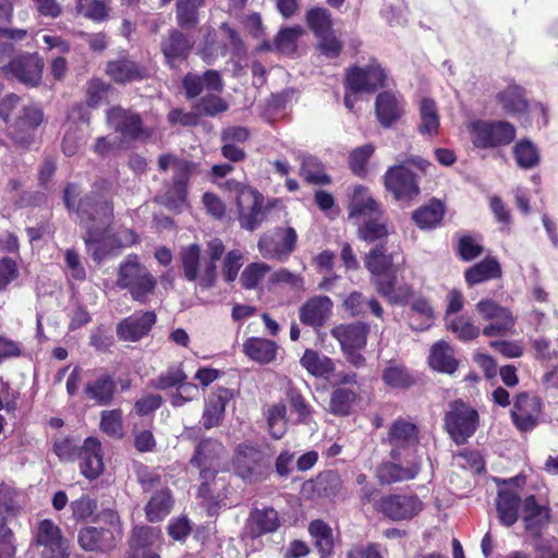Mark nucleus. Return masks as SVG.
I'll return each instance as SVG.
<instances>
[{
	"label": "nucleus",
	"instance_id": "5701e85b",
	"mask_svg": "<svg viewBox=\"0 0 558 558\" xmlns=\"http://www.w3.org/2000/svg\"><path fill=\"white\" fill-rule=\"evenodd\" d=\"M375 111L379 123L384 128H390L403 116L404 101L392 92H383L376 98Z\"/></svg>",
	"mask_w": 558,
	"mask_h": 558
},
{
	"label": "nucleus",
	"instance_id": "9d476101",
	"mask_svg": "<svg viewBox=\"0 0 558 558\" xmlns=\"http://www.w3.org/2000/svg\"><path fill=\"white\" fill-rule=\"evenodd\" d=\"M234 472L247 481L262 478L267 469L264 452L251 445H240L233 457Z\"/></svg>",
	"mask_w": 558,
	"mask_h": 558
},
{
	"label": "nucleus",
	"instance_id": "4d7b16f0",
	"mask_svg": "<svg viewBox=\"0 0 558 558\" xmlns=\"http://www.w3.org/2000/svg\"><path fill=\"white\" fill-rule=\"evenodd\" d=\"M357 395L348 388H337L332 391L329 402V410L335 415H349Z\"/></svg>",
	"mask_w": 558,
	"mask_h": 558
},
{
	"label": "nucleus",
	"instance_id": "052dcab7",
	"mask_svg": "<svg viewBox=\"0 0 558 558\" xmlns=\"http://www.w3.org/2000/svg\"><path fill=\"white\" fill-rule=\"evenodd\" d=\"M383 380L392 388H409L414 380L400 364L390 363L383 372Z\"/></svg>",
	"mask_w": 558,
	"mask_h": 558
},
{
	"label": "nucleus",
	"instance_id": "aec40b11",
	"mask_svg": "<svg viewBox=\"0 0 558 558\" xmlns=\"http://www.w3.org/2000/svg\"><path fill=\"white\" fill-rule=\"evenodd\" d=\"M280 526L278 512L271 508L253 509L245 523V534L251 538H257L264 534L274 533Z\"/></svg>",
	"mask_w": 558,
	"mask_h": 558
},
{
	"label": "nucleus",
	"instance_id": "423d86ee",
	"mask_svg": "<svg viewBox=\"0 0 558 558\" xmlns=\"http://www.w3.org/2000/svg\"><path fill=\"white\" fill-rule=\"evenodd\" d=\"M223 454V445L215 439H204L196 446L190 464L199 470V477L204 481L199 487L202 494L207 492V482L215 478Z\"/></svg>",
	"mask_w": 558,
	"mask_h": 558
},
{
	"label": "nucleus",
	"instance_id": "0e129e2a",
	"mask_svg": "<svg viewBox=\"0 0 558 558\" xmlns=\"http://www.w3.org/2000/svg\"><path fill=\"white\" fill-rule=\"evenodd\" d=\"M215 93L216 92H208V95L202 97L195 105V110L198 116L215 117L228 110L229 106L227 101Z\"/></svg>",
	"mask_w": 558,
	"mask_h": 558
},
{
	"label": "nucleus",
	"instance_id": "2eb2a0df",
	"mask_svg": "<svg viewBox=\"0 0 558 558\" xmlns=\"http://www.w3.org/2000/svg\"><path fill=\"white\" fill-rule=\"evenodd\" d=\"M541 401L537 397L521 392L515 397L511 417L518 429L527 432L533 429L541 414Z\"/></svg>",
	"mask_w": 558,
	"mask_h": 558
},
{
	"label": "nucleus",
	"instance_id": "69168bd1",
	"mask_svg": "<svg viewBox=\"0 0 558 558\" xmlns=\"http://www.w3.org/2000/svg\"><path fill=\"white\" fill-rule=\"evenodd\" d=\"M515 324L514 317L509 308H505L504 313L490 322L483 329V335L486 337H501L510 331Z\"/></svg>",
	"mask_w": 558,
	"mask_h": 558
},
{
	"label": "nucleus",
	"instance_id": "864d4df0",
	"mask_svg": "<svg viewBox=\"0 0 558 558\" xmlns=\"http://www.w3.org/2000/svg\"><path fill=\"white\" fill-rule=\"evenodd\" d=\"M497 98L508 113H521L527 108L524 90L517 85L508 86Z\"/></svg>",
	"mask_w": 558,
	"mask_h": 558
},
{
	"label": "nucleus",
	"instance_id": "2f4dec72",
	"mask_svg": "<svg viewBox=\"0 0 558 558\" xmlns=\"http://www.w3.org/2000/svg\"><path fill=\"white\" fill-rule=\"evenodd\" d=\"M391 233H393V227L384 217V214L374 219L362 221L357 226L359 239L367 243L379 242V244H385V240Z\"/></svg>",
	"mask_w": 558,
	"mask_h": 558
},
{
	"label": "nucleus",
	"instance_id": "37998d69",
	"mask_svg": "<svg viewBox=\"0 0 558 558\" xmlns=\"http://www.w3.org/2000/svg\"><path fill=\"white\" fill-rule=\"evenodd\" d=\"M205 0H177L175 19L183 29H193L199 22L198 10L203 8Z\"/></svg>",
	"mask_w": 558,
	"mask_h": 558
},
{
	"label": "nucleus",
	"instance_id": "09e8293b",
	"mask_svg": "<svg viewBox=\"0 0 558 558\" xmlns=\"http://www.w3.org/2000/svg\"><path fill=\"white\" fill-rule=\"evenodd\" d=\"M364 264L373 275H386L392 266V255L387 253L385 244H377L366 254Z\"/></svg>",
	"mask_w": 558,
	"mask_h": 558
},
{
	"label": "nucleus",
	"instance_id": "13d9d810",
	"mask_svg": "<svg viewBox=\"0 0 558 558\" xmlns=\"http://www.w3.org/2000/svg\"><path fill=\"white\" fill-rule=\"evenodd\" d=\"M306 22L316 37L333 32L331 15L328 10L324 8L311 9L306 14Z\"/></svg>",
	"mask_w": 558,
	"mask_h": 558
},
{
	"label": "nucleus",
	"instance_id": "bb28decb",
	"mask_svg": "<svg viewBox=\"0 0 558 558\" xmlns=\"http://www.w3.org/2000/svg\"><path fill=\"white\" fill-rule=\"evenodd\" d=\"M41 122L43 112L40 109L33 106L23 107L11 125L10 135L16 143L26 145L29 142V131L35 130Z\"/></svg>",
	"mask_w": 558,
	"mask_h": 558
},
{
	"label": "nucleus",
	"instance_id": "bf43d9fd",
	"mask_svg": "<svg viewBox=\"0 0 558 558\" xmlns=\"http://www.w3.org/2000/svg\"><path fill=\"white\" fill-rule=\"evenodd\" d=\"M447 329L450 330L461 341H471L476 339L481 329L465 315H460L447 322Z\"/></svg>",
	"mask_w": 558,
	"mask_h": 558
},
{
	"label": "nucleus",
	"instance_id": "ddd939ff",
	"mask_svg": "<svg viewBox=\"0 0 558 558\" xmlns=\"http://www.w3.org/2000/svg\"><path fill=\"white\" fill-rule=\"evenodd\" d=\"M240 226L248 231L257 229L266 219L267 208L264 196L258 191H246L236 205Z\"/></svg>",
	"mask_w": 558,
	"mask_h": 558
},
{
	"label": "nucleus",
	"instance_id": "393cba45",
	"mask_svg": "<svg viewBox=\"0 0 558 558\" xmlns=\"http://www.w3.org/2000/svg\"><path fill=\"white\" fill-rule=\"evenodd\" d=\"M522 520L525 530L534 536H539L550 521V509L536 502L533 495L523 500Z\"/></svg>",
	"mask_w": 558,
	"mask_h": 558
},
{
	"label": "nucleus",
	"instance_id": "e2e57ef3",
	"mask_svg": "<svg viewBox=\"0 0 558 558\" xmlns=\"http://www.w3.org/2000/svg\"><path fill=\"white\" fill-rule=\"evenodd\" d=\"M227 53V46L217 40V35L214 29L207 31L204 36V41L199 49V54L203 60L210 64L218 57H223Z\"/></svg>",
	"mask_w": 558,
	"mask_h": 558
},
{
	"label": "nucleus",
	"instance_id": "6ab92c4d",
	"mask_svg": "<svg viewBox=\"0 0 558 558\" xmlns=\"http://www.w3.org/2000/svg\"><path fill=\"white\" fill-rule=\"evenodd\" d=\"M81 473L88 480L97 478L104 472L101 444L95 437H88L78 450Z\"/></svg>",
	"mask_w": 558,
	"mask_h": 558
},
{
	"label": "nucleus",
	"instance_id": "4c0bfd02",
	"mask_svg": "<svg viewBox=\"0 0 558 558\" xmlns=\"http://www.w3.org/2000/svg\"><path fill=\"white\" fill-rule=\"evenodd\" d=\"M501 274V267L498 260L494 257H487L466 269L464 278L469 286H474L499 278Z\"/></svg>",
	"mask_w": 558,
	"mask_h": 558
},
{
	"label": "nucleus",
	"instance_id": "cd10ccee",
	"mask_svg": "<svg viewBox=\"0 0 558 558\" xmlns=\"http://www.w3.org/2000/svg\"><path fill=\"white\" fill-rule=\"evenodd\" d=\"M231 397L230 390L226 388H219L208 396L203 412V425L206 429L221 424L227 403Z\"/></svg>",
	"mask_w": 558,
	"mask_h": 558
},
{
	"label": "nucleus",
	"instance_id": "4be33fe9",
	"mask_svg": "<svg viewBox=\"0 0 558 558\" xmlns=\"http://www.w3.org/2000/svg\"><path fill=\"white\" fill-rule=\"evenodd\" d=\"M160 538V531L150 526H136L133 529L130 546L133 558H160L154 550Z\"/></svg>",
	"mask_w": 558,
	"mask_h": 558
},
{
	"label": "nucleus",
	"instance_id": "a211bd4d",
	"mask_svg": "<svg viewBox=\"0 0 558 558\" xmlns=\"http://www.w3.org/2000/svg\"><path fill=\"white\" fill-rule=\"evenodd\" d=\"M156 320L157 317L153 311L134 314L118 324L117 335L123 341H138L150 331Z\"/></svg>",
	"mask_w": 558,
	"mask_h": 558
},
{
	"label": "nucleus",
	"instance_id": "603ef678",
	"mask_svg": "<svg viewBox=\"0 0 558 558\" xmlns=\"http://www.w3.org/2000/svg\"><path fill=\"white\" fill-rule=\"evenodd\" d=\"M268 430L275 439H280L287 433V405L280 401L268 407L266 411Z\"/></svg>",
	"mask_w": 558,
	"mask_h": 558
},
{
	"label": "nucleus",
	"instance_id": "a18cd8bd",
	"mask_svg": "<svg viewBox=\"0 0 558 558\" xmlns=\"http://www.w3.org/2000/svg\"><path fill=\"white\" fill-rule=\"evenodd\" d=\"M301 365L315 377L328 376L335 369L332 360L318 352L306 349L300 360Z\"/></svg>",
	"mask_w": 558,
	"mask_h": 558
},
{
	"label": "nucleus",
	"instance_id": "680f3d73",
	"mask_svg": "<svg viewBox=\"0 0 558 558\" xmlns=\"http://www.w3.org/2000/svg\"><path fill=\"white\" fill-rule=\"evenodd\" d=\"M76 12L86 19L101 22L108 16L106 0H76Z\"/></svg>",
	"mask_w": 558,
	"mask_h": 558
},
{
	"label": "nucleus",
	"instance_id": "6e6552de",
	"mask_svg": "<svg viewBox=\"0 0 558 558\" xmlns=\"http://www.w3.org/2000/svg\"><path fill=\"white\" fill-rule=\"evenodd\" d=\"M43 69V60L37 53L23 52L2 68V74L7 78H15L28 87H35L41 81Z\"/></svg>",
	"mask_w": 558,
	"mask_h": 558
},
{
	"label": "nucleus",
	"instance_id": "20e7f679",
	"mask_svg": "<svg viewBox=\"0 0 558 558\" xmlns=\"http://www.w3.org/2000/svg\"><path fill=\"white\" fill-rule=\"evenodd\" d=\"M471 143L481 149L509 145L517 135L513 124L507 121L473 120L466 124Z\"/></svg>",
	"mask_w": 558,
	"mask_h": 558
},
{
	"label": "nucleus",
	"instance_id": "f704fd0d",
	"mask_svg": "<svg viewBox=\"0 0 558 558\" xmlns=\"http://www.w3.org/2000/svg\"><path fill=\"white\" fill-rule=\"evenodd\" d=\"M173 498L171 492L167 487L157 489L145 506L146 519L149 522L162 521L171 511Z\"/></svg>",
	"mask_w": 558,
	"mask_h": 558
},
{
	"label": "nucleus",
	"instance_id": "dca6fc26",
	"mask_svg": "<svg viewBox=\"0 0 558 558\" xmlns=\"http://www.w3.org/2000/svg\"><path fill=\"white\" fill-rule=\"evenodd\" d=\"M384 214L381 205L368 193L367 189L357 186L349 205V219L357 227L362 221L374 219Z\"/></svg>",
	"mask_w": 558,
	"mask_h": 558
},
{
	"label": "nucleus",
	"instance_id": "5fc2aeb1",
	"mask_svg": "<svg viewBox=\"0 0 558 558\" xmlns=\"http://www.w3.org/2000/svg\"><path fill=\"white\" fill-rule=\"evenodd\" d=\"M444 217V206L439 201H433L428 205L415 210L413 220L421 229H430L437 226Z\"/></svg>",
	"mask_w": 558,
	"mask_h": 558
},
{
	"label": "nucleus",
	"instance_id": "79ce46f5",
	"mask_svg": "<svg viewBox=\"0 0 558 558\" xmlns=\"http://www.w3.org/2000/svg\"><path fill=\"white\" fill-rule=\"evenodd\" d=\"M429 365L439 372L452 374L458 367V361L453 355L452 348L441 341L432 347Z\"/></svg>",
	"mask_w": 558,
	"mask_h": 558
},
{
	"label": "nucleus",
	"instance_id": "3c124183",
	"mask_svg": "<svg viewBox=\"0 0 558 558\" xmlns=\"http://www.w3.org/2000/svg\"><path fill=\"white\" fill-rule=\"evenodd\" d=\"M225 252V245L221 240L213 239L208 242L209 260L205 263L203 274L201 276V287L204 289L211 288L216 281V262L220 259Z\"/></svg>",
	"mask_w": 558,
	"mask_h": 558
},
{
	"label": "nucleus",
	"instance_id": "4468645a",
	"mask_svg": "<svg viewBox=\"0 0 558 558\" xmlns=\"http://www.w3.org/2000/svg\"><path fill=\"white\" fill-rule=\"evenodd\" d=\"M348 85L353 92L374 93L385 85L384 69L375 61L365 68L354 66L347 73Z\"/></svg>",
	"mask_w": 558,
	"mask_h": 558
},
{
	"label": "nucleus",
	"instance_id": "ea45409f",
	"mask_svg": "<svg viewBox=\"0 0 558 558\" xmlns=\"http://www.w3.org/2000/svg\"><path fill=\"white\" fill-rule=\"evenodd\" d=\"M396 277L393 276L389 279H377L375 287L377 292L385 296L388 302L404 305L413 294V288L408 283L396 287Z\"/></svg>",
	"mask_w": 558,
	"mask_h": 558
},
{
	"label": "nucleus",
	"instance_id": "1a4fd4ad",
	"mask_svg": "<svg viewBox=\"0 0 558 558\" xmlns=\"http://www.w3.org/2000/svg\"><path fill=\"white\" fill-rule=\"evenodd\" d=\"M387 442L391 446V458L400 461L413 454L418 444V429L414 423L398 418L389 428Z\"/></svg>",
	"mask_w": 558,
	"mask_h": 558
},
{
	"label": "nucleus",
	"instance_id": "39448f33",
	"mask_svg": "<svg viewBox=\"0 0 558 558\" xmlns=\"http://www.w3.org/2000/svg\"><path fill=\"white\" fill-rule=\"evenodd\" d=\"M445 427L457 445H462L475 433L478 425V413L461 400L449 403L445 415Z\"/></svg>",
	"mask_w": 558,
	"mask_h": 558
},
{
	"label": "nucleus",
	"instance_id": "0eeeda50",
	"mask_svg": "<svg viewBox=\"0 0 558 558\" xmlns=\"http://www.w3.org/2000/svg\"><path fill=\"white\" fill-rule=\"evenodd\" d=\"M424 509V502L415 494H390L377 502V510L391 521H409Z\"/></svg>",
	"mask_w": 558,
	"mask_h": 558
},
{
	"label": "nucleus",
	"instance_id": "c756f323",
	"mask_svg": "<svg viewBox=\"0 0 558 558\" xmlns=\"http://www.w3.org/2000/svg\"><path fill=\"white\" fill-rule=\"evenodd\" d=\"M399 461L381 463L377 469V477L380 484L390 485L397 482L414 478L420 472V462L412 460L407 466Z\"/></svg>",
	"mask_w": 558,
	"mask_h": 558
},
{
	"label": "nucleus",
	"instance_id": "9b49d317",
	"mask_svg": "<svg viewBox=\"0 0 558 558\" xmlns=\"http://www.w3.org/2000/svg\"><path fill=\"white\" fill-rule=\"evenodd\" d=\"M107 122L125 138H148L153 134L150 130L144 126L138 113L119 106L107 111Z\"/></svg>",
	"mask_w": 558,
	"mask_h": 558
},
{
	"label": "nucleus",
	"instance_id": "7c9ffc66",
	"mask_svg": "<svg viewBox=\"0 0 558 558\" xmlns=\"http://www.w3.org/2000/svg\"><path fill=\"white\" fill-rule=\"evenodd\" d=\"M77 541L84 550L108 551L116 547V538L111 531L94 526L84 527L80 531Z\"/></svg>",
	"mask_w": 558,
	"mask_h": 558
},
{
	"label": "nucleus",
	"instance_id": "473e14b6",
	"mask_svg": "<svg viewBox=\"0 0 558 558\" xmlns=\"http://www.w3.org/2000/svg\"><path fill=\"white\" fill-rule=\"evenodd\" d=\"M116 392V384L111 375L101 374L84 388V395L96 404L105 407L111 403Z\"/></svg>",
	"mask_w": 558,
	"mask_h": 558
},
{
	"label": "nucleus",
	"instance_id": "58836bf2",
	"mask_svg": "<svg viewBox=\"0 0 558 558\" xmlns=\"http://www.w3.org/2000/svg\"><path fill=\"white\" fill-rule=\"evenodd\" d=\"M344 310L351 316L364 315L369 310L377 318H383L384 310L375 298L367 299L363 293L353 291L343 302Z\"/></svg>",
	"mask_w": 558,
	"mask_h": 558
},
{
	"label": "nucleus",
	"instance_id": "338daca9",
	"mask_svg": "<svg viewBox=\"0 0 558 558\" xmlns=\"http://www.w3.org/2000/svg\"><path fill=\"white\" fill-rule=\"evenodd\" d=\"M269 271L270 266L267 264L252 263L243 270L241 283L245 289H255Z\"/></svg>",
	"mask_w": 558,
	"mask_h": 558
},
{
	"label": "nucleus",
	"instance_id": "6e6d98bb",
	"mask_svg": "<svg viewBox=\"0 0 558 558\" xmlns=\"http://www.w3.org/2000/svg\"><path fill=\"white\" fill-rule=\"evenodd\" d=\"M513 155L517 165L525 170L536 167L539 161V151L529 140H521L513 146Z\"/></svg>",
	"mask_w": 558,
	"mask_h": 558
},
{
	"label": "nucleus",
	"instance_id": "f257e3e1",
	"mask_svg": "<svg viewBox=\"0 0 558 558\" xmlns=\"http://www.w3.org/2000/svg\"><path fill=\"white\" fill-rule=\"evenodd\" d=\"M80 194V186L70 183L64 190L63 199L65 206L76 213L80 225L85 230L83 239L87 253L94 260L100 263L119 251L116 235L110 233L113 221V204L109 197L106 182L76 202Z\"/></svg>",
	"mask_w": 558,
	"mask_h": 558
},
{
	"label": "nucleus",
	"instance_id": "a878e982",
	"mask_svg": "<svg viewBox=\"0 0 558 558\" xmlns=\"http://www.w3.org/2000/svg\"><path fill=\"white\" fill-rule=\"evenodd\" d=\"M331 307L332 302L328 296H314L300 308V319L311 327H322L329 318Z\"/></svg>",
	"mask_w": 558,
	"mask_h": 558
},
{
	"label": "nucleus",
	"instance_id": "e433bc0d",
	"mask_svg": "<svg viewBox=\"0 0 558 558\" xmlns=\"http://www.w3.org/2000/svg\"><path fill=\"white\" fill-rule=\"evenodd\" d=\"M243 351L251 360L260 364H269L276 359L278 345L268 339L251 338L244 342Z\"/></svg>",
	"mask_w": 558,
	"mask_h": 558
},
{
	"label": "nucleus",
	"instance_id": "f3484780",
	"mask_svg": "<svg viewBox=\"0 0 558 558\" xmlns=\"http://www.w3.org/2000/svg\"><path fill=\"white\" fill-rule=\"evenodd\" d=\"M161 51L170 66H174L177 61H183L190 56L194 40L182 31L172 28L161 40Z\"/></svg>",
	"mask_w": 558,
	"mask_h": 558
},
{
	"label": "nucleus",
	"instance_id": "f8f14e48",
	"mask_svg": "<svg viewBox=\"0 0 558 558\" xmlns=\"http://www.w3.org/2000/svg\"><path fill=\"white\" fill-rule=\"evenodd\" d=\"M36 544L43 547L44 558H69V544L61 530L51 520L39 522L36 532Z\"/></svg>",
	"mask_w": 558,
	"mask_h": 558
},
{
	"label": "nucleus",
	"instance_id": "774afa93",
	"mask_svg": "<svg viewBox=\"0 0 558 558\" xmlns=\"http://www.w3.org/2000/svg\"><path fill=\"white\" fill-rule=\"evenodd\" d=\"M187 376L181 366H170L168 369L159 375L154 381L153 387L165 390L171 387H179L186 380Z\"/></svg>",
	"mask_w": 558,
	"mask_h": 558
},
{
	"label": "nucleus",
	"instance_id": "c85d7f7f",
	"mask_svg": "<svg viewBox=\"0 0 558 558\" xmlns=\"http://www.w3.org/2000/svg\"><path fill=\"white\" fill-rule=\"evenodd\" d=\"M105 71L112 81L119 84L142 80L145 76L144 69L125 56L108 61Z\"/></svg>",
	"mask_w": 558,
	"mask_h": 558
},
{
	"label": "nucleus",
	"instance_id": "b1692460",
	"mask_svg": "<svg viewBox=\"0 0 558 558\" xmlns=\"http://www.w3.org/2000/svg\"><path fill=\"white\" fill-rule=\"evenodd\" d=\"M330 332L339 341L341 350L364 348L369 333V325L362 322L340 324L335 326Z\"/></svg>",
	"mask_w": 558,
	"mask_h": 558
},
{
	"label": "nucleus",
	"instance_id": "c03bdc74",
	"mask_svg": "<svg viewBox=\"0 0 558 558\" xmlns=\"http://www.w3.org/2000/svg\"><path fill=\"white\" fill-rule=\"evenodd\" d=\"M308 533L315 539V546L323 558L328 557L333 551L332 529L323 520H313L308 524Z\"/></svg>",
	"mask_w": 558,
	"mask_h": 558
},
{
	"label": "nucleus",
	"instance_id": "8fccbe9b",
	"mask_svg": "<svg viewBox=\"0 0 558 558\" xmlns=\"http://www.w3.org/2000/svg\"><path fill=\"white\" fill-rule=\"evenodd\" d=\"M298 158L301 161L300 174L305 181L313 184L330 183V178L324 172V166L318 158L306 154H300Z\"/></svg>",
	"mask_w": 558,
	"mask_h": 558
},
{
	"label": "nucleus",
	"instance_id": "72a5a7b5",
	"mask_svg": "<svg viewBox=\"0 0 558 558\" xmlns=\"http://www.w3.org/2000/svg\"><path fill=\"white\" fill-rule=\"evenodd\" d=\"M418 133L423 136H436L440 126V116L434 99L425 97L421 100L418 107Z\"/></svg>",
	"mask_w": 558,
	"mask_h": 558
},
{
	"label": "nucleus",
	"instance_id": "c9c22d12",
	"mask_svg": "<svg viewBox=\"0 0 558 558\" xmlns=\"http://www.w3.org/2000/svg\"><path fill=\"white\" fill-rule=\"evenodd\" d=\"M520 496L509 489H500L496 500L498 519L505 526L513 525L519 518Z\"/></svg>",
	"mask_w": 558,
	"mask_h": 558
},
{
	"label": "nucleus",
	"instance_id": "49530a36",
	"mask_svg": "<svg viewBox=\"0 0 558 558\" xmlns=\"http://www.w3.org/2000/svg\"><path fill=\"white\" fill-rule=\"evenodd\" d=\"M183 275L187 281L198 280L201 286V247L197 244H191L182 248L180 253Z\"/></svg>",
	"mask_w": 558,
	"mask_h": 558
},
{
	"label": "nucleus",
	"instance_id": "f03ea898",
	"mask_svg": "<svg viewBox=\"0 0 558 558\" xmlns=\"http://www.w3.org/2000/svg\"><path fill=\"white\" fill-rule=\"evenodd\" d=\"M116 283L120 289L128 290L131 298L142 304L148 302L157 288L156 277L135 254L128 255L119 265Z\"/></svg>",
	"mask_w": 558,
	"mask_h": 558
},
{
	"label": "nucleus",
	"instance_id": "de8ad7c7",
	"mask_svg": "<svg viewBox=\"0 0 558 558\" xmlns=\"http://www.w3.org/2000/svg\"><path fill=\"white\" fill-rule=\"evenodd\" d=\"M286 399L292 411L298 414L296 423L304 425L311 424L314 410L291 381H289L286 389Z\"/></svg>",
	"mask_w": 558,
	"mask_h": 558
},
{
	"label": "nucleus",
	"instance_id": "7ed1b4c3",
	"mask_svg": "<svg viewBox=\"0 0 558 558\" xmlns=\"http://www.w3.org/2000/svg\"><path fill=\"white\" fill-rule=\"evenodd\" d=\"M410 165L415 166L423 173L427 171L430 163L420 157H411L402 163L395 165L385 172L384 185L396 201L410 202L418 196L420 178L410 169Z\"/></svg>",
	"mask_w": 558,
	"mask_h": 558
},
{
	"label": "nucleus",
	"instance_id": "a19ab883",
	"mask_svg": "<svg viewBox=\"0 0 558 558\" xmlns=\"http://www.w3.org/2000/svg\"><path fill=\"white\" fill-rule=\"evenodd\" d=\"M28 32L23 28L0 27V70L14 59V43L24 40Z\"/></svg>",
	"mask_w": 558,
	"mask_h": 558
},
{
	"label": "nucleus",
	"instance_id": "412c9836",
	"mask_svg": "<svg viewBox=\"0 0 558 558\" xmlns=\"http://www.w3.org/2000/svg\"><path fill=\"white\" fill-rule=\"evenodd\" d=\"M182 86L187 99L199 96L203 92H222L223 84L218 71L208 70L203 75L187 73Z\"/></svg>",
	"mask_w": 558,
	"mask_h": 558
}]
</instances>
